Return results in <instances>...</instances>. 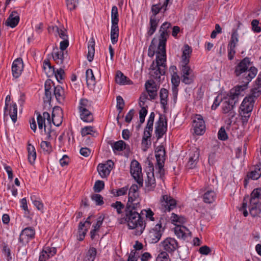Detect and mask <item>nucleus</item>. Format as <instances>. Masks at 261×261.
<instances>
[{
  "mask_svg": "<svg viewBox=\"0 0 261 261\" xmlns=\"http://www.w3.org/2000/svg\"><path fill=\"white\" fill-rule=\"evenodd\" d=\"M257 86L253 88L250 94L243 99L239 110L243 125H246L251 116L255 101L261 95V79L258 77Z\"/></svg>",
  "mask_w": 261,
  "mask_h": 261,
  "instance_id": "obj_1",
  "label": "nucleus"
},
{
  "mask_svg": "<svg viewBox=\"0 0 261 261\" xmlns=\"http://www.w3.org/2000/svg\"><path fill=\"white\" fill-rule=\"evenodd\" d=\"M250 59L245 57L240 61L236 66L234 74L237 77H240L239 80L243 83L238 86H245L247 88L248 84L253 79L257 73V69L254 66H249L252 64Z\"/></svg>",
  "mask_w": 261,
  "mask_h": 261,
  "instance_id": "obj_2",
  "label": "nucleus"
},
{
  "mask_svg": "<svg viewBox=\"0 0 261 261\" xmlns=\"http://www.w3.org/2000/svg\"><path fill=\"white\" fill-rule=\"evenodd\" d=\"M141 207H137L129 205H125L124 209V216L122 218V222L124 221L127 223L128 228L130 229H137L138 234H141L146 227V223L141 216Z\"/></svg>",
  "mask_w": 261,
  "mask_h": 261,
  "instance_id": "obj_3",
  "label": "nucleus"
},
{
  "mask_svg": "<svg viewBox=\"0 0 261 261\" xmlns=\"http://www.w3.org/2000/svg\"><path fill=\"white\" fill-rule=\"evenodd\" d=\"M245 87L236 86L229 91L227 94L228 98H225L222 103V112L224 114H227L231 110L233 109L235 104L238 101L239 96L245 90Z\"/></svg>",
  "mask_w": 261,
  "mask_h": 261,
  "instance_id": "obj_4",
  "label": "nucleus"
},
{
  "mask_svg": "<svg viewBox=\"0 0 261 261\" xmlns=\"http://www.w3.org/2000/svg\"><path fill=\"white\" fill-rule=\"evenodd\" d=\"M165 8V7H163V5L161 7L159 4L152 5L151 7V12L152 13V15L150 17L149 28H148V31L147 32V35L148 36H151L156 31L160 21L159 19H156V15L162 9H164V10Z\"/></svg>",
  "mask_w": 261,
  "mask_h": 261,
  "instance_id": "obj_5",
  "label": "nucleus"
},
{
  "mask_svg": "<svg viewBox=\"0 0 261 261\" xmlns=\"http://www.w3.org/2000/svg\"><path fill=\"white\" fill-rule=\"evenodd\" d=\"M162 221L164 220L161 218L159 223L149 231L148 239L150 243H156L160 240L165 227L162 225Z\"/></svg>",
  "mask_w": 261,
  "mask_h": 261,
  "instance_id": "obj_6",
  "label": "nucleus"
},
{
  "mask_svg": "<svg viewBox=\"0 0 261 261\" xmlns=\"http://www.w3.org/2000/svg\"><path fill=\"white\" fill-rule=\"evenodd\" d=\"M172 24L170 22H165L160 27L159 29L160 36L159 37V43L158 45L162 47L164 49V47L166 46V42L169 38L171 30L172 29Z\"/></svg>",
  "mask_w": 261,
  "mask_h": 261,
  "instance_id": "obj_7",
  "label": "nucleus"
},
{
  "mask_svg": "<svg viewBox=\"0 0 261 261\" xmlns=\"http://www.w3.org/2000/svg\"><path fill=\"white\" fill-rule=\"evenodd\" d=\"M130 172L140 187H143V179L141 166L136 160H133L130 163Z\"/></svg>",
  "mask_w": 261,
  "mask_h": 261,
  "instance_id": "obj_8",
  "label": "nucleus"
},
{
  "mask_svg": "<svg viewBox=\"0 0 261 261\" xmlns=\"http://www.w3.org/2000/svg\"><path fill=\"white\" fill-rule=\"evenodd\" d=\"M167 130V121L165 115H160L155 127V134L157 140L163 137Z\"/></svg>",
  "mask_w": 261,
  "mask_h": 261,
  "instance_id": "obj_9",
  "label": "nucleus"
},
{
  "mask_svg": "<svg viewBox=\"0 0 261 261\" xmlns=\"http://www.w3.org/2000/svg\"><path fill=\"white\" fill-rule=\"evenodd\" d=\"M194 132L197 135H202L205 132V122L203 117L199 114H196L193 120Z\"/></svg>",
  "mask_w": 261,
  "mask_h": 261,
  "instance_id": "obj_10",
  "label": "nucleus"
},
{
  "mask_svg": "<svg viewBox=\"0 0 261 261\" xmlns=\"http://www.w3.org/2000/svg\"><path fill=\"white\" fill-rule=\"evenodd\" d=\"M161 246L164 250L170 254H173L179 247L177 241L175 239L170 237L167 238L161 242Z\"/></svg>",
  "mask_w": 261,
  "mask_h": 261,
  "instance_id": "obj_11",
  "label": "nucleus"
},
{
  "mask_svg": "<svg viewBox=\"0 0 261 261\" xmlns=\"http://www.w3.org/2000/svg\"><path fill=\"white\" fill-rule=\"evenodd\" d=\"M162 208L165 212H170L176 207V201L170 195H165L161 199Z\"/></svg>",
  "mask_w": 261,
  "mask_h": 261,
  "instance_id": "obj_12",
  "label": "nucleus"
},
{
  "mask_svg": "<svg viewBox=\"0 0 261 261\" xmlns=\"http://www.w3.org/2000/svg\"><path fill=\"white\" fill-rule=\"evenodd\" d=\"M114 165L112 160H108L106 163H100L97 167V171L102 178H106L109 175Z\"/></svg>",
  "mask_w": 261,
  "mask_h": 261,
  "instance_id": "obj_13",
  "label": "nucleus"
},
{
  "mask_svg": "<svg viewBox=\"0 0 261 261\" xmlns=\"http://www.w3.org/2000/svg\"><path fill=\"white\" fill-rule=\"evenodd\" d=\"M261 175V163L255 165L253 170L249 172L244 180V186L246 188L249 179L257 180Z\"/></svg>",
  "mask_w": 261,
  "mask_h": 261,
  "instance_id": "obj_14",
  "label": "nucleus"
},
{
  "mask_svg": "<svg viewBox=\"0 0 261 261\" xmlns=\"http://www.w3.org/2000/svg\"><path fill=\"white\" fill-rule=\"evenodd\" d=\"M35 236V230L33 227H27L23 229L19 236V241L20 243H28L33 239Z\"/></svg>",
  "mask_w": 261,
  "mask_h": 261,
  "instance_id": "obj_15",
  "label": "nucleus"
},
{
  "mask_svg": "<svg viewBox=\"0 0 261 261\" xmlns=\"http://www.w3.org/2000/svg\"><path fill=\"white\" fill-rule=\"evenodd\" d=\"M158 51H157V54H160V56L156 55V67H161L162 68H166V47L164 49L162 47L158 45Z\"/></svg>",
  "mask_w": 261,
  "mask_h": 261,
  "instance_id": "obj_16",
  "label": "nucleus"
},
{
  "mask_svg": "<svg viewBox=\"0 0 261 261\" xmlns=\"http://www.w3.org/2000/svg\"><path fill=\"white\" fill-rule=\"evenodd\" d=\"M145 88L149 96L150 100L156 99L158 93L157 86L153 80L148 81L145 83Z\"/></svg>",
  "mask_w": 261,
  "mask_h": 261,
  "instance_id": "obj_17",
  "label": "nucleus"
},
{
  "mask_svg": "<svg viewBox=\"0 0 261 261\" xmlns=\"http://www.w3.org/2000/svg\"><path fill=\"white\" fill-rule=\"evenodd\" d=\"M23 68L22 60L21 58H17L15 60L12 66V72L13 77L18 78L20 76Z\"/></svg>",
  "mask_w": 261,
  "mask_h": 261,
  "instance_id": "obj_18",
  "label": "nucleus"
},
{
  "mask_svg": "<svg viewBox=\"0 0 261 261\" xmlns=\"http://www.w3.org/2000/svg\"><path fill=\"white\" fill-rule=\"evenodd\" d=\"M199 151L197 149L192 150L190 153L189 161L187 164V167L189 169L194 168L198 161Z\"/></svg>",
  "mask_w": 261,
  "mask_h": 261,
  "instance_id": "obj_19",
  "label": "nucleus"
},
{
  "mask_svg": "<svg viewBox=\"0 0 261 261\" xmlns=\"http://www.w3.org/2000/svg\"><path fill=\"white\" fill-rule=\"evenodd\" d=\"M141 199L139 196V192L131 193L128 192V201L126 205L141 207L140 204Z\"/></svg>",
  "mask_w": 261,
  "mask_h": 261,
  "instance_id": "obj_20",
  "label": "nucleus"
},
{
  "mask_svg": "<svg viewBox=\"0 0 261 261\" xmlns=\"http://www.w3.org/2000/svg\"><path fill=\"white\" fill-rule=\"evenodd\" d=\"M174 233L178 238L185 240L188 235H191V232L185 226L177 225L174 228Z\"/></svg>",
  "mask_w": 261,
  "mask_h": 261,
  "instance_id": "obj_21",
  "label": "nucleus"
},
{
  "mask_svg": "<svg viewBox=\"0 0 261 261\" xmlns=\"http://www.w3.org/2000/svg\"><path fill=\"white\" fill-rule=\"evenodd\" d=\"M35 113L37 114V121L38 124H44V133L47 135V139L48 140H50L52 135H55L56 137V135H55V133L54 130H51L50 127L46 129V125L45 124V120L42 118V115L39 112H35Z\"/></svg>",
  "mask_w": 261,
  "mask_h": 261,
  "instance_id": "obj_22",
  "label": "nucleus"
},
{
  "mask_svg": "<svg viewBox=\"0 0 261 261\" xmlns=\"http://www.w3.org/2000/svg\"><path fill=\"white\" fill-rule=\"evenodd\" d=\"M145 184L146 191L149 192L154 190L156 187V182L153 172L147 173V178Z\"/></svg>",
  "mask_w": 261,
  "mask_h": 261,
  "instance_id": "obj_23",
  "label": "nucleus"
},
{
  "mask_svg": "<svg viewBox=\"0 0 261 261\" xmlns=\"http://www.w3.org/2000/svg\"><path fill=\"white\" fill-rule=\"evenodd\" d=\"M67 54V51H66L65 53L64 51H59L58 48L56 47V48H54L53 52L52 53V56L56 64L62 65L64 62V60L65 58L64 56L65 55Z\"/></svg>",
  "mask_w": 261,
  "mask_h": 261,
  "instance_id": "obj_24",
  "label": "nucleus"
},
{
  "mask_svg": "<svg viewBox=\"0 0 261 261\" xmlns=\"http://www.w3.org/2000/svg\"><path fill=\"white\" fill-rule=\"evenodd\" d=\"M19 19L17 12L14 11L9 15L6 22V24L7 26H10L12 28H15L18 24Z\"/></svg>",
  "mask_w": 261,
  "mask_h": 261,
  "instance_id": "obj_25",
  "label": "nucleus"
},
{
  "mask_svg": "<svg viewBox=\"0 0 261 261\" xmlns=\"http://www.w3.org/2000/svg\"><path fill=\"white\" fill-rule=\"evenodd\" d=\"M115 81L116 83L119 85H130L133 84L132 81L125 76L120 70L116 72Z\"/></svg>",
  "mask_w": 261,
  "mask_h": 261,
  "instance_id": "obj_26",
  "label": "nucleus"
},
{
  "mask_svg": "<svg viewBox=\"0 0 261 261\" xmlns=\"http://www.w3.org/2000/svg\"><path fill=\"white\" fill-rule=\"evenodd\" d=\"M168 90L165 88H161L160 91V103L164 112L167 110L168 98Z\"/></svg>",
  "mask_w": 261,
  "mask_h": 261,
  "instance_id": "obj_27",
  "label": "nucleus"
},
{
  "mask_svg": "<svg viewBox=\"0 0 261 261\" xmlns=\"http://www.w3.org/2000/svg\"><path fill=\"white\" fill-rule=\"evenodd\" d=\"M43 68L48 77L53 76L55 74V68L50 64L49 59H45L43 63Z\"/></svg>",
  "mask_w": 261,
  "mask_h": 261,
  "instance_id": "obj_28",
  "label": "nucleus"
},
{
  "mask_svg": "<svg viewBox=\"0 0 261 261\" xmlns=\"http://www.w3.org/2000/svg\"><path fill=\"white\" fill-rule=\"evenodd\" d=\"M249 202L253 204L255 202L261 203V188H256L252 191L249 197Z\"/></svg>",
  "mask_w": 261,
  "mask_h": 261,
  "instance_id": "obj_29",
  "label": "nucleus"
},
{
  "mask_svg": "<svg viewBox=\"0 0 261 261\" xmlns=\"http://www.w3.org/2000/svg\"><path fill=\"white\" fill-rule=\"evenodd\" d=\"M217 197L216 192L212 190H207L203 195V200L205 203L211 204L213 203Z\"/></svg>",
  "mask_w": 261,
  "mask_h": 261,
  "instance_id": "obj_30",
  "label": "nucleus"
},
{
  "mask_svg": "<svg viewBox=\"0 0 261 261\" xmlns=\"http://www.w3.org/2000/svg\"><path fill=\"white\" fill-rule=\"evenodd\" d=\"M54 95L55 96L57 100L59 103H62L64 101L65 95L63 88L60 85L54 87Z\"/></svg>",
  "mask_w": 261,
  "mask_h": 261,
  "instance_id": "obj_31",
  "label": "nucleus"
},
{
  "mask_svg": "<svg viewBox=\"0 0 261 261\" xmlns=\"http://www.w3.org/2000/svg\"><path fill=\"white\" fill-rule=\"evenodd\" d=\"M249 210L250 214L253 217L261 216V203L255 202L254 204L249 203Z\"/></svg>",
  "mask_w": 261,
  "mask_h": 261,
  "instance_id": "obj_32",
  "label": "nucleus"
},
{
  "mask_svg": "<svg viewBox=\"0 0 261 261\" xmlns=\"http://www.w3.org/2000/svg\"><path fill=\"white\" fill-rule=\"evenodd\" d=\"M111 146L114 152L116 151H121L124 149L129 150V146L122 140H119L111 143Z\"/></svg>",
  "mask_w": 261,
  "mask_h": 261,
  "instance_id": "obj_33",
  "label": "nucleus"
},
{
  "mask_svg": "<svg viewBox=\"0 0 261 261\" xmlns=\"http://www.w3.org/2000/svg\"><path fill=\"white\" fill-rule=\"evenodd\" d=\"M92 102L86 98H82L80 100V105L79 106V111H84L86 110H91L93 109Z\"/></svg>",
  "mask_w": 261,
  "mask_h": 261,
  "instance_id": "obj_34",
  "label": "nucleus"
},
{
  "mask_svg": "<svg viewBox=\"0 0 261 261\" xmlns=\"http://www.w3.org/2000/svg\"><path fill=\"white\" fill-rule=\"evenodd\" d=\"M27 150L28 152V161L31 164H33L36 159V152L35 147L28 142Z\"/></svg>",
  "mask_w": 261,
  "mask_h": 261,
  "instance_id": "obj_35",
  "label": "nucleus"
},
{
  "mask_svg": "<svg viewBox=\"0 0 261 261\" xmlns=\"http://www.w3.org/2000/svg\"><path fill=\"white\" fill-rule=\"evenodd\" d=\"M95 41L93 38L91 39L88 42V54L87 59L88 61L91 62L93 61L94 54H95Z\"/></svg>",
  "mask_w": 261,
  "mask_h": 261,
  "instance_id": "obj_36",
  "label": "nucleus"
},
{
  "mask_svg": "<svg viewBox=\"0 0 261 261\" xmlns=\"http://www.w3.org/2000/svg\"><path fill=\"white\" fill-rule=\"evenodd\" d=\"M172 224L177 226V225H181L186 222V219L181 216H179L175 213H172L170 217Z\"/></svg>",
  "mask_w": 261,
  "mask_h": 261,
  "instance_id": "obj_37",
  "label": "nucleus"
},
{
  "mask_svg": "<svg viewBox=\"0 0 261 261\" xmlns=\"http://www.w3.org/2000/svg\"><path fill=\"white\" fill-rule=\"evenodd\" d=\"M97 254V249L90 247L87 251L83 261H94Z\"/></svg>",
  "mask_w": 261,
  "mask_h": 261,
  "instance_id": "obj_38",
  "label": "nucleus"
},
{
  "mask_svg": "<svg viewBox=\"0 0 261 261\" xmlns=\"http://www.w3.org/2000/svg\"><path fill=\"white\" fill-rule=\"evenodd\" d=\"M80 113V118L84 122H91L93 120V116L91 110H86L84 111H79Z\"/></svg>",
  "mask_w": 261,
  "mask_h": 261,
  "instance_id": "obj_39",
  "label": "nucleus"
},
{
  "mask_svg": "<svg viewBox=\"0 0 261 261\" xmlns=\"http://www.w3.org/2000/svg\"><path fill=\"white\" fill-rule=\"evenodd\" d=\"M191 53V47L188 44L184 45L182 54L181 56V61H184L186 62L187 61L190 62V58Z\"/></svg>",
  "mask_w": 261,
  "mask_h": 261,
  "instance_id": "obj_40",
  "label": "nucleus"
},
{
  "mask_svg": "<svg viewBox=\"0 0 261 261\" xmlns=\"http://www.w3.org/2000/svg\"><path fill=\"white\" fill-rule=\"evenodd\" d=\"M87 84L88 86L95 84V78L91 69H88L86 72Z\"/></svg>",
  "mask_w": 261,
  "mask_h": 261,
  "instance_id": "obj_41",
  "label": "nucleus"
},
{
  "mask_svg": "<svg viewBox=\"0 0 261 261\" xmlns=\"http://www.w3.org/2000/svg\"><path fill=\"white\" fill-rule=\"evenodd\" d=\"M189 63V61L186 62L184 61H181L179 67L180 70L181 75L183 74H187L188 72H192V70L188 65Z\"/></svg>",
  "mask_w": 261,
  "mask_h": 261,
  "instance_id": "obj_42",
  "label": "nucleus"
},
{
  "mask_svg": "<svg viewBox=\"0 0 261 261\" xmlns=\"http://www.w3.org/2000/svg\"><path fill=\"white\" fill-rule=\"evenodd\" d=\"M118 8L116 6L112 7L111 11L112 24L118 25L119 22Z\"/></svg>",
  "mask_w": 261,
  "mask_h": 261,
  "instance_id": "obj_43",
  "label": "nucleus"
},
{
  "mask_svg": "<svg viewBox=\"0 0 261 261\" xmlns=\"http://www.w3.org/2000/svg\"><path fill=\"white\" fill-rule=\"evenodd\" d=\"M166 68L161 67H157V69L151 73V76L156 80H160L161 75H164L166 73Z\"/></svg>",
  "mask_w": 261,
  "mask_h": 261,
  "instance_id": "obj_44",
  "label": "nucleus"
},
{
  "mask_svg": "<svg viewBox=\"0 0 261 261\" xmlns=\"http://www.w3.org/2000/svg\"><path fill=\"white\" fill-rule=\"evenodd\" d=\"M128 190V186H126L120 188L117 190L113 189L111 191V194H113L114 196L118 197L122 195H126Z\"/></svg>",
  "mask_w": 261,
  "mask_h": 261,
  "instance_id": "obj_45",
  "label": "nucleus"
},
{
  "mask_svg": "<svg viewBox=\"0 0 261 261\" xmlns=\"http://www.w3.org/2000/svg\"><path fill=\"white\" fill-rule=\"evenodd\" d=\"M17 108L15 103H13L12 106H10V110L9 111L10 116L14 123L17 121Z\"/></svg>",
  "mask_w": 261,
  "mask_h": 261,
  "instance_id": "obj_46",
  "label": "nucleus"
},
{
  "mask_svg": "<svg viewBox=\"0 0 261 261\" xmlns=\"http://www.w3.org/2000/svg\"><path fill=\"white\" fill-rule=\"evenodd\" d=\"M40 147L46 154H49L52 151V146L50 142L42 141L40 143Z\"/></svg>",
  "mask_w": 261,
  "mask_h": 261,
  "instance_id": "obj_47",
  "label": "nucleus"
},
{
  "mask_svg": "<svg viewBox=\"0 0 261 261\" xmlns=\"http://www.w3.org/2000/svg\"><path fill=\"white\" fill-rule=\"evenodd\" d=\"M42 252L48 256V257L53 256L57 253V249L56 247H51L49 246H44L42 250Z\"/></svg>",
  "mask_w": 261,
  "mask_h": 261,
  "instance_id": "obj_48",
  "label": "nucleus"
},
{
  "mask_svg": "<svg viewBox=\"0 0 261 261\" xmlns=\"http://www.w3.org/2000/svg\"><path fill=\"white\" fill-rule=\"evenodd\" d=\"M182 82L185 84L189 85L192 84L194 81V77L192 75V72H188L187 74H182Z\"/></svg>",
  "mask_w": 261,
  "mask_h": 261,
  "instance_id": "obj_49",
  "label": "nucleus"
},
{
  "mask_svg": "<svg viewBox=\"0 0 261 261\" xmlns=\"http://www.w3.org/2000/svg\"><path fill=\"white\" fill-rule=\"evenodd\" d=\"M116 100V108L117 110L119 111V113L120 114L122 112L125 105L124 100L120 95L117 96Z\"/></svg>",
  "mask_w": 261,
  "mask_h": 261,
  "instance_id": "obj_50",
  "label": "nucleus"
},
{
  "mask_svg": "<svg viewBox=\"0 0 261 261\" xmlns=\"http://www.w3.org/2000/svg\"><path fill=\"white\" fill-rule=\"evenodd\" d=\"M111 206L116 209L117 213L118 214L122 213V210L124 208V205L121 202L117 201L115 203L111 204Z\"/></svg>",
  "mask_w": 261,
  "mask_h": 261,
  "instance_id": "obj_51",
  "label": "nucleus"
},
{
  "mask_svg": "<svg viewBox=\"0 0 261 261\" xmlns=\"http://www.w3.org/2000/svg\"><path fill=\"white\" fill-rule=\"evenodd\" d=\"M91 199L94 201L97 205H101L104 203L103 197L98 194H93L91 195Z\"/></svg>",
  "mask_w": 261,
  "mask_h": 261,
  "instance_id": "obj_52",
  "label": "nucleus"
},
{
  "mask_svg": "<svg viewBox=\"0 0 261 261\" xmlns=\"http://www.w3.org/2000/svg\"><path fill=\"white\" fill-rule=\"evenodd\" d=\"M105 188V183L102 180H97L94 185L93 189L95 192L98 193L101 191Z\"/></svg>",
  "mask_w": 261,
  "mask_h": 261,
  "instance_id": "obj_53",
  "label": "nucleus"
},
{
  "mask_svg": "<svg viewBox=\"0 0 261 261\" xmlns=\"http://www.w3.org/2000/svg\"><path fill=\"white\" fill-rule=\"evenodd\" d=\"M168 253L166 251L160 252L156 258V261H171Z\"/></svg>",
  "mask_w": 261,
  "mask_h": 261,
  "instance_id": "obj_54",
  "label": "nucleus"
},
{
  "mask_svg": "<svg viewBox=\"0 0 261 261\" xmlns=\"http://www.w3.org/2000/svg\"><path fill=\"white\" fill-rule=\"evenodd\" d=\"M218 138L220 140L225 141L228 139V135L225 131L224 127H221L218 133Z\"/></svg>",
  "mask_w": 261,
  "mask_h": 261,
  "instance_id": "obj_55",
  "label": "nucleus"
},
{
  "mask_svg": "<svg viewBox=\"0 0 261 261\" xmlns=\"http://www.w3.org/2000/svg\"><path fill=\"white\" fill-rule=\"evenodd\" d=\"M3 252L7 257L8 261H10L12 259V257L11 255L10 249L6 244H4L3 246Z\"/></svg>",
  "mask_w": 261,
  "mask_h": 261,
  "instance_id": "obj_56",
  "label": "nucleus"
},
{
  "mask_svg": "<svg viewBox=\"0 0 261 261\" xmlns=\"http://www.w3.org/2000/svg\"><path fill=\"white\" fill-rule=\"evenodd\" d=\"M65 72L63 69L60 68L57 70H55V74L54 75L55 76L57 81L60 82V80H62L64 78Z\"/></svg>",
  "mask_w": 261,
  "mask_h": 261,
  "instance_id": "obj_57",
  "label": "nucleus"
},
{
  "mask_svg": "<svg viewBox=\"0 0 261 261\" xmlns=\"http://www.w3.org/2000/svg\"><path fill=\"white\" fill-rule=\"evenodd\" d=\"M51 122L56 126H59L62 123V118L60 116H57L54 113H52Z\"/></svg>",
  "mask_w": 261,
  "mask_h": 261,
  "instance_id": "obj_58",
  "label": "nucleus"
},
{
  "mask_svg": "<svg viewBox=\"0 0 261 261\" xmlns=\"http://www.w3.org/2000/svg\"><path fill=\"white\" fill-rule=\"evenodd\" d=\"M155 39L154 38L151 42L148 50V56L151 58L153 57L155 53V45L154 43Z\"/></svg>",
  "mask_w": 261,
  "mask_h": 261,
  "instance_id": "obj_59",
  "label": "nucleus"
},
{
  "mask_svg": "<svg viewBox=\"0 0 261 261\" xmlns=\"http://www.w3.org/2000/svg\"><path fill=\"white\" fill-rule=\"evenodd\" d=\"M79 0H66V5L67 8L70 10H74L78 3Z\"/></svg>",
  "mask_w": 261,
  "mask_h": 261,
  "instance_id": "obj_60",
  "label": "nucleus"
},
{
  "mask_svg": "<svg viewBox=\"0 0 261 261\" xmlns=\"http://www.w3.org/2000/svg\"><path fill=\"white\" fill-rule=\"evenodd\" d=\"M147 110L146 108L143 107L139 112V118H140V122L141 124H142L144 122L145 118L146 115L147 114Z\"/></svg>",
  "mask_w": 261,
  "mask_h": 261,
  "instance_id": "obj_61",
  "label": "nucleus"
},
{
  "mask_svg": "<svg viewBox=\"0 0 261 261\" xmlns=\"http://www.w3.org/2000/svg\"><path fill=\"white\" fill-rule=\"evenodd\" d=\"M92 132H95L93 130V127L91 126H87L82 129L81 135L84 137L88 135H91Z\"/></svg>",
  "mask_w": 261,
  "mask_h": 261,
  "instance_id": "obj_62",
  "label": "nucleus"
},
{
  "mask_svg": "<svg viewBox=\"0 0 261 261\" xmlns=\"http://www.w3.org/2000/svg\"><path fill=\"white\" fill-rule=\"evenodd\" d=\"M259 21L257 19H253L251 22L252 30L256 33L261 32V28L258 26Z\"/></svg>",
  "mask_w": 261,
  "mask_h": 261,
  "instance_id": "obj_63",
  "label": "nucleus"
},
{
  "mask_svg": "<svg viewBox=\"0 0 261 261\" xmlns=\"http://www.w3.org/2000/svg\"><path fill=\"white\" fill-rule=\"evenodd\" d=\"M212 251L211 249L206 245H204L199 248V252L202 255H208Z\"/></svg>",
  "mask_w": 261,
  "mask_h": 261,
  "instance_id": "obj_64",
  "label": "nucleus"
}]
</instances>
